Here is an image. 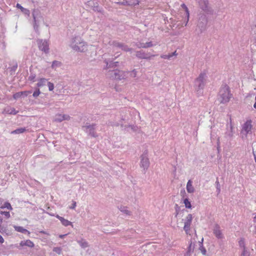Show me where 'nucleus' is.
<instances>
[{"label":"nucleus","instance_id":"nucleus-59","mask_svg":"<svg viewBox=\"0 0 256 256\" xmlns=\"http://www.w3.org/2000/svg\"><path fill=\"white\" fill-rule=\"evenodd\" d=\"M255 101H256V102H254V108H256V96H255Z\"/></svg>","mask_w":256,"mask_h":256},{"label":"nucleus","instance_id":"nucleus-48","mask_svg":"<svg viewBox=\"0 0 256 256\" xmlns=\"http://www.w3.org/2000/svg\"><path fill=\"white\" fill-rule=\"evenodd\" d=\"M32 91H24V92H21V94H24V96H28V94H31Z\"/></svg>","mask_w":256,"mask_h":256},{"label":"nucleus","instance_id":"nucleus-57","mask_svg":"<svg viewBox=\"0 0 256 256\" xmlns=\"http://www.w3.org/2000/svg\"><path fill=\"white\" fill-rule=\"evenodd\" d=\"M70 119V116H69L65 115V120H68Z\"/></svg>","mask_w":256,"mask_h":256},{"label":"nucleus","instance_id":"nucleus-17","mask_svg":"<svg viewBox=\"0 0 256 256\" xmlns=\"http://www.w3.org/2000/svg\"><path fill=\"white\" fill-rule=\"evenodd\" d=\"M194 244H192V242H190L185 256H191V254L194 252Z\"/></svg>","mask_w":256,"mask_h":256},{"label":"nucleus","instance_id":"nucleus-13","mask_svg":"<svg viewBox=\"0 0 256 256\" xmlns=\"http://www.w3.org/2000/svg\"><path fill=\"white\" fill-rule=\"evenodd\" d=\"M251 120L246 121L243 125L241 133L244 134L246 136L251 131L252 129Z\"/></svg>","mask_w":256,"mask_h":256},{"label":"nucleus","instance_id":"nucleus-24","mask_svg":"<svg viewBox=\"0 0 256 256\" xmlns=\"http://www.w3.org/2000/svg\"><path fill=\"white\" fill-rule=\"evenodd\" d=\"M64 120V114H57L55 116L54 120L56 122H62Z\"/></svg>","mask_w":256,"mask_h":256},{"label":"nucleus","instance_id":"nucleus-60","mask_svg":"<svg viewBox=\"0 0 256 256\" xmlns=\"http://www.w3.org/2000/svg\"><path fill=\"white\" fill-rule=\"evenodd\" d=\"M88 2V4H88L89 5H91V4H92V3H93L94 4H95L94 3V1H90V2Z\"/></svg>","mask_w":256,"mask_h":256},{"label":"nucleus","instance_id":"nucleus-31","mask_svg":"<svg viewBox=\"0 0 256 256\" xmlns=\"http://www.w3.org/2000/svg\"><path fill=\"white\" fill-rule=\"evenodd\" d=\"M128 74H126V78H127L128 76H130L132 78H136V71L135 70H132L131 72H126Z\"/></svg>","mask_w":256,"mask_h":256},{"label":"nucleus","instance_id":"nucleus-64","mask_svg":"<svg viewBox=\"0 0 256 256\" xmlns=\"http://www.w3.org/2000/svg\"><path fill=\"white\" fill-rule=\"evenodd\" d=\"M4 201V200L0 198V202L2 204Z\"/></svg>","mask_w":256,"mask_h":256},{"label":"nucleus","instance_id":"nucleus-40","mask_svg":"<svg viewBox=\"0 0 256 256\" xmlns=\"http://www.w3.org/2000/svg\"><path fill=\"white\" fill-rule=\"evenodd\" d=\"M53 251L58 254H60L62 252V248L59 247H55L53 248Z\"/></svg>","mask_w":256,"mask_h":256},{"label":"nucleus","instance_id":"nucleus-1","mask_svg":"<svg viewBox=\"0 0 256 256\" xmlns=\"http://www.w3.org/2000/svg\"><path fill=\"white\" fill-rule=\"evenodd\" d=\"M70 48L78 52H84L87 50L86 43L80 36H76L71 40Z\"/></svg>","mask_w":256,"mask_h":256},{"label":"nucleus","instance_id":"nucleus-5","mask_svg":"<svg viewBox=\"0 0 256 256\" xmlns=\"http://www.w3.org/2000/svg\"><path fill=\"white\" fill-rule=\"evenodd\" d=\"M208 23V18L205 14H202L199 18L198 28H199L200 32L202 33L206 30Z\"/></svg>","mask_w":256,"mask_h":256},{"label":"nucleus","instance_id":"nucleus-15","mask_svg":"<svg viewBox=\"0 0 256 256\" xmlns=\"http://www.w3.org/2000/svg\"><path fill=\"white\" fill-rule=\"evenodd\" d=\"M214 234L218 238H222V234L221 230H220V228L218 225H216L214 226Z\"/></svg>","mask_w":256,"mask_h":256},{"label":"nucleus","instance_id":"nucleus-44","mask_svg":"<svg viewBox=\"0 0 256 256\" xmlns=\"http://www.w3.org/2000/svg\"><path fill=\"white\" fill-rule=\"evenodd\" d=\"M135 46L138 48H144V43L136 42V43Z\"/></svg>","mask_w":256,"mask_h":256},{"label":"nucleus","instance_id":"nucleus-26","mask_svg":"<svg viewBox=\"0 0 256 256\" xmlns=\"http://www.w3.org/2000/svg\"><path fill=\"white\" fill-rule=\"evenodd\" d=\"M0 208H1V209L6 208L9 210H12V208L10 204L8 202H5L4 203V204L0 207Z\"/></svg>","mask_w":256,"mask_h":256},{"label":"nucleus","instance_id":"nucleus-6","mask_svg":"<svg viewBox=\"0 0 256 256\" xmlns=\"http://www.w3.org/2000/svg\"><path fill=\"white\" fill-rule=\"evenodd\" d=\"M37 44L40 50L44 52L45 54L49 52L48 44L46 40L38 39L37 40Z\"/></svg>","mask_w":256,"mask_h":256},{"label":"nucleus","instance_id":"nucleus-18","mask_svg":"<svg viewBox=\"0 0 256 256\" xmlns=\"http://www.w3.org/2000/svg\"><path fill=\"white\" fill-rule=\"evenodd\" d=\"M192 182L190 180H188L187 182L186 190L188 193L192 194L194 192V186H192Z\"/></svg>","mask_w":256,"mask_h":256},{"label":"nucleus","instance_id":"nucleus-25","mask_svg":"<svg viewBox=\"0 0 256 256\" xmlns=\"http://www.w3.org/2000/svg\"><path fill=\"white\" fill-rule=\"evenodd\" d=\"M48 81L46 79L42 78L38 80V82L36 84V86L38 88H40L46 85V83Z\"/></svg>","mask_w":256,"mask_h":256},{"label":"nucleus","instance_id":"nucleus-21","mask_svg":"<svg viewBox=\"0 0 256 256\" xmlns=\"http://www.w3.org/2000/svg\"><path fill=\"white\" fill-rule=\"evenodd\" d=\"M122 44V43L115 40L110 42V44L114 48L115 50H117L118 48L120 49Z\"/></svg>","mask_w":256,"mask_h":256},{"label":"nucleus","instance_id":"nucleus-37","mask_svg":"<svg viewBox=\"0 0 256 256\" xmlns=\"http://www.w3.org/2000/svg\"><path fill=\"white\" fill-rule=\"evenodd\" d=\"M0 214L2 215H4L6 218H10V213L8 212L0 211Z\"/></svg>","mask_w":256,"mask_h":256},{"label":"nucleus","instance_id":"nucleus-54","mask_svg":"<svg viewBox=\"0 0 256 256\" xmlns=\"http://www.w3.org/2000/svg\"><path fill=\"white\" fill-rule=\"evenodd\" d=\"M4 239L2 238V236L1 235H0V243L2 244V243H4Z\"/></svg>","mask_w":256,"mask_h":256},{"label":"nucleus","instance_id":"nucleus-61","mask_svg":"<svg viewBox=\"0 0 256 256\" xmlns=\"http://www.w3.org/2000/svg\"><path fill=\"white\" fill-rule=\"evenodd\" d=\"M2 218L1 217V216H0V225L2 224Z\"/></svg>","mask_w":256,"mask_h":256},{"label":"nucleus","instance_id":"nucleus-63","mask_svg":"<svg viewBox=\"0 0 256 256\" xmlns=\"http://www.w3.org/2000/svg\"><path fill=\"white\" fill-rule=\"evenodd\" d=\"M59 236L60 238H64V234H60V235Z\"/></svg>","mask_w":256,"mask_h":256},{"label":"nucleus","instance_id":"nucleus-43","mask_svg":"<svg viewBox=\"0 0 256 256\" xmlns=\"http://www.w3.org/2000/svg\"><path fill=\"white\" fill-rule=\"evenodd\" d=\"M36 74H31L28 78L29 80H30L32 82H35Z\"/></svg>","mask_w":256,"mask_h":256},{"label":"nucleus","instance_id":"nucleus-36","mask_svg":"<svg viewBox=\"0 0 256 256\" xmlns=\"http://www.w3.org/2000/svg\"><path fill=\"white\" fill-rule=\"evenodd\" d=\"M238 244L240 248H244L245 247L244 240V238H241L238 241Z\"/></svg>","mask_w":256,"mask_h":256},{"label":"nucleus","instance_id":"nucleus-3","mask_svg":"<svg viewBox=\"0 0 256 256\" xmlns=\"http://www.w3.org/2000/svg\"><path fill=\"white\" fill-rule=\"evenodd\" d=\"M232 94H230L229 87L227 85H224L220 88L218 98V100L222 104L228 102Z\"/></svg>","mask_w":256,"mask_h":256},{"label":"nucleus","instance_id":"nucleus-7","mask_svg":"<svg viewBox=\"0 0 256 256\" xmlns=\"http://www.w3.org/2000/svg\"><path fill=\"white\" fill-rule=\"evenodd\" d=\"M94 126L95 124L90 125L86 124V125L82 126V128L89 135L92 137L96 138L98 136V135L94 131Z\"/></svg>","mask_w":256,"mask_h":256},{"label":"nucleus","instance_id":"nucleus-28","mask_svg":"<svg viewBox=\"0 0 256 256\" xmlns=\"http://www.w3.org/2000/svg\"><path fill=\"white\" fill-rule=\"evenodd\" d=\"M120 49L125 52H132V49L128 47L127 45H126L122 43Z\"/></svg>","mask_w":256,"mask_h":256},{"label":"nucleus","instance_id":"nucleus-53","mask_svg":"<svg viewBox=\"0 0 256 256\" xmlns=\"http://www.w3.org/2000/svg\"><path fill=\"white\" fill-rule=\"evenodd\" d=\"M6 232V228L2 226V224L0 225V232L3 234Z\"/></svg>","mask_w":256,"mask_h":256},{"label":"nucleus","instance_id":"nucleus-9","mask_svg":"<svg viewBox=\"0 0 256 256\" xmlns=\"http://www.w3.org/2000/svg\"><path fill=\"white\" fill-rule=\"evenodd\" d=\"M198 4L200 8L207 14L210 13L211 10L208 6V0H199Z\"/></svg>","mask_w":256,"mask_h":256},{"label":"nucleus","instance_id":"nucleus-62","mask_svg":"<svg viewBox=\"0 0 256 256\" xmlns=\"http://www.w3.org/2000/svg\"><path fill=\"white\" fill-rule=\"evenodd\" d=\"M232 136V132H229L228 136L230 137H231V136Z\"/></svg>","mask_w":256,"mask_h":256},{"label":"nucleus","instance_id":"nucleus-56","mask_svg":"<svg viewBox=\"0 0 256 256\" xmlns=\"http://www.w3.org/2000/svg\"><path fill=\"white\" fill-rule=\"evenodd\" d=\"M203 250H202V252L203 254V255H205L206 254V250L204 248H202Z\"/></svg>","mask_w":256,"mask_h":256},{"label":"nucleus","instance_id":"nucleus-14","mask_svg":"<svg viewBox=\"0 0 256 256\" xmlns=\"http://www.w3.org/2000/svg\"><path fill=\"white\" fill-rule=\"evenodd\" d=\"M104 63L106 64V68H116L118 66V62H114L110 59H106L104 60Z\"/></svg>","mask_w":256,"mask_h":256},{"label":"nucleus","instance_id":"nucleus-12","mask_svg":"<svg viewBox=\"0 0 256 256\" xmlns=\"http://www.w3.org/2000/svg\"><path fill=\"white\" fill-rule=\"evenodd\" d=\"M154 56L152 55L150 53H146L142 50L136 52V56L141 59L150 60L152 56Z\"/></svg>","mask_w":256,"mask_h":256},{"label":"nucleus","instance_id":"nucleus-30","mask_svg":"<svg viewBox=\"0 0 256 256\" xmlns=\"http://www.w3.org/2000/svg\"><path fill=\"white\" fill-rule=\"evenodd\" d=\"M65 227H68V229L70 230L73 228L72 222L68 220H65Z\"/></svg>","mask_w":256,"mask_h":256},{"label":"nucleus","instance_id":"nucleus-22","mask_svg":"<svg viewBox=\"0 0 256 256\" xmlns=\"http://www.w3.org/2000/svg\"><path fill=\"white\" fill-rule=\"evenodd\" d=\"M77 242L82 248H86L88 246V242L84 239L77 240Z\"/></svg>","mask_w":256,"mask_h":256},{"label":"nucleus","instance_id":"nucleus-50","mask_svg":"<svg viewBox=\"0 0 256 256\" xmlns=\"http://www.w3.org/2000/svg\"><path fill=\"white\" fill-rule=\"evenodd\" d=\"M17 68H18V64H15V65L13 66L11 68H10V69H11V70H10V71H11V72H14L16 70Z\"/></svg>","mask_w":256,"mask_h":256},{"label":"nucleus","instance_id":"nucleus-2","mask_svg":"<svg viewBox=\"0 0 256 256\" xmlns=\"http://www.w3.org/2000/svg\"><path fill=\"white\" fill-rule=\"evenodd\" d=\"M206 78L207 76L206 74L204 72H202L195 80L194 82V88L198 94H202L203 89L204 88L206 82Z\"/></svg>","mask_w":256,"mask_h":256},{"label":"nucleus","instance_id":"nucleus-52","mask_svg":"<svg viewBox=\"0 0 256 256\" xmlns=\"http://www.w3.org/2000/svg\"><path fill=\"white\" fill-rule=\"evenodd\" d=\"M130 128H131V129L134 132L137 131L138 129V127H137L136 126H130Z\"/></svg>","mask_w":256,"mask_h":256},{"label":"nucleus","instance_id":"nucleus-58","mask_svg":"<svg viewBox=\"0 0 256 256\" xmlns=\"http://www.w3.org/2000/svg\"><path fill=\"white\" fill-rule=\"evenodd\" d=\"M94 10H98V8L97 6H94Z\"/></svg>","mask_w":256,"mask_h":256},{"label":"nucleus","instance_id":"nucleus-55","mask_svg":"<svg viewBox=\"0 0 256 256\" xmlns=\"http://www.w3.org/2000/svg\"><path fill=\"white\" fill-rule=\"evenodd\" d=\"M170 55H171L172 58V56H177L176 52V51H175V52H173L171 53V54H170Z\"/></svg>","mask_w":256,"mask_h":256},{"label":"nucleus","instance_id":"nucleus-46","mask_svg":"<svg viewBox=\"0 0 256 256\" xmlns=\"http://www.w3.org/2000/svg\"><path fill=\"white\" fill-rule=\"evenodd\" d=\"M154 45L152 42H148L144 43V48H148Z\"/></svg>","mask_w":256,"mask_h":256},{"label":"nucleus","instance_id":"nucleus-4","mask_svg":"<svg viewBox=\"0 0 256 256\" xmlns=\"http://www.w3.org/2000/svg\"><path fill=\"white\" fill-rule=\"evenodd\" d=\"M128 73L118 70H109L106 74V77L111 79L121 80L126 78V74Z\"/></svg>","mask_w":256,"mask_h":256},{"label":"nucleus","instance_id":"nucleus-45","mask_svg":"<svg viewBox=\"0 0 256 256\" xmlns=\"http://www.w3.org/2000/svg\"><path fill=\"white\" fill-rule=\"evenodd\" d=\"M132 2H128V4L129 5H136V4H138V3H139V0H132Z\"/></svg>","mask_w":256,"mask_h":256},{"label":"nucleus","instance_id":"nucleus-39","mask_svg":"<svg viewBox=\"0 0 256 256\" xmlns=\"http://www.w3.org/2000/svg\"><path fill=\"white\" fill-rule=\"evenodd\" d=\"M160 57L162 58L168 59V60H170L171 58H172L170 54H162V55L160 56Z\"/></svg>","mask_w":256,"mask_h":256},{"label":"nucleus","instance_id":"nucleus-20","mask_svg":"<svg viewBox=\"0 0 256 256\" xmlns=\"http://www.w3.org/2000/svg\"><path fill=\"white\" fill-rule=\"evenodd\" d=\"M20 245L22 246H27L30 248H32L34 246V243L29 240L22 241L20 243Z\"/></svg>","mask_w":256,"mask_h":256},{"label":"nucleus","instance_id":"nucleus-51","mask_svg":"<svg viewBox=\"0 0 256 256\" xmlns=\"http://www.w3.org/2000/svg\"><path fill=\"white\" fill-rule=\"evenodd\" d=\"M56 217L61 221L62 224L64 225V218L58 215L56 216Z\"/></svg>","mask_w":256,"mask_h":256},{"label":"nucleus","instance_id":"nucleus-19","mask_svg":"<svg viewBox=\"0 0 256 256\" xmlns=\"http://www.w3.org/2000/svg\"><path fill=\"white\" fill-rule=\"evenodd\" d=\"M4 112L6 114L15 115L18 112V110H16L14 108H6L4 110Z\"/></svg>","mask_w":256,"mask_h":256},{"label":"nucleus","instance_id":"nucleus-27","mask_svg":"<svg viewBox=\"0 0 256 256\" xmlns=\"http://www.w3.org/2000/svg\"><path fill=\"white\" fill-rule=\"evenodd\" d=\"M16 8L21 10L22 12L26 14H30V10L23 8L20 4H16Z\"/></svg>","mask_w":256,"mask_h":256},{"label":"nucleus","instance_id":"nucleus-16","mask_svg":"<svg viewBox=\"0 0 256 256\" xmlns=\"http://www.w3.org/2000/svg\"><path fill=\"white\" fill-rule=\"evenodd\" d=\"M14 230H16V232H22V233L24 234H30L29 231H28L26 229L24 228L22 226H14Z\"/></svg>","mask_w":256,"mask_h":256},{"label":"nucleus","instance_id":"nucleus-34","mask_svg":"<svg viewBox=\"0 0 256 256\" xmlns=\"http://www.w3.org/2000/svg\"><path fill=\"white\" fill-rule=\"evenodd\" d=\"M61 64V62H58V61H56V60H54L53 62H52V68H56V67H58V66H60Z\"/></svg>","mask_w":256,"mask_h":256},{"label":"nucleus","instance_id":"nucleus-47","mask_svg":"<svg viewBox=\"0 0 256 256\" xmlns=\"http://www.w3.org/2000/svg\"><path fill=\"white\" fill-rule=\"evenodd\" d=\"M21 92H18L14 94V98L16 99L21 96Z\"/></svg>","mask_w":256,"mask_h":256},{"label":"nucleus","instance_id":"nucleus-23","mask_svg":"<svg viewBox=\"0 0 256 256\" xmlns=\"http://www.w3.org/2000/svg\"><path fill=\"white\" fill-rule=\"evenodd\" d=\"M26 130L25 128H18L11 132L12 134H22L26 132Z\"/></svg>","mask_w":256,"mask_h":256},{"label":"nucleus","instance_id":"nucleus-42","mask_svg":"<svg viewBox=\"0 0 256 256\" xmlns=\"http://www.w3.org/2000/svg\"><path fill=\"white\" fill-rule=\"evenodd\" d=\"M47 84H48L49 90H50V91L52 90L54 88V84L50 82H48Z\"/></svg>","mask_w":256,"mask_h":256},{"label":"nucleus","instance_id":"nucleus-38","mask_svg":"<svg viewBox=\"0 0 256 256\" xmlns=\"http://www.w3.org/2000/svg\"><path fill=\"white\" fill-rule=\"evenodd\" d=\"M216 192H217V194H218L220 192V184L219 183V182L217 180L216 181Z\"/></svg>","mask_w":256,"mask_h":256},{"label":"nucleus","instance_id":"nucleus-41","mask_svg":"<svg viewBox=\"0 0 256 256\" xmlns=\"http://www.w3.org/2000/svg\"><path fill=\"white\" fill-rule=\"evenodd\" d=\"M242 256H250L249 252L246 250V248H243V250H242Z\"/></svg>","mask_w":256,"mask_h":256},{"label":"nucleus","instance_id":"nucleus-29","mask_svg":"<svg viewBox=\"0 0 256 256\" xmlns=\"http://www.w3.org/2000/svg\"><path fill=\"white\" fill-rule=\"evenodd\" d=\"M120 212L127 215L130 214V212L128 210L126 207L120 206Z\"/></svg>","mask_w":256,"mask_h":256},{"label":"nucleus","instance_id":"nucleus-10","mask_svg":"<svg viewBox=\"0 0 256 256\" xmlns=\"http://www.w3.org/2000/svg\"><path fill=\"white\" fill-rule=\"evenodd\" d=\"M192 216L191 214H188L186 219L184 222V229L186 232V234H188V232L190 230V226L192 222Z\"/></svg>","mask_w":256,"mask_h":256},{"label":"nucleus","instance_id":"nucleus-32","mask_svg":"<svg viewBox=\"0 0 256 256\" xmlns=\"http://www.w3.org/2000/svg\"><path fill=\"white\" fill-rule=\"evenodd\" d=\"M182 7L185 10V11L186 12V15H187V17H188V19H187V22H186V25L188 22V18H189V11H188V8H187V6H186V5L184 4H182L181 5Z\"/></svg>","mask_w":256,"mask_h":256},{"label":"nucleus","instance_id":"nucleus-33","mask_svg":"<svg viewBox=\"0 0 256 256\" xmlns=\"http://www.w3.org/2000/svg\"><path fill=\"white\" fill-rule=\"evenodd\" d=\"M184 203L185 204L186 208H191L192 205H191L190 202L189 201L188 198H185L184 200Z\"/></svg>","mask_w":256,"mask_h":256},{"label":"nucleus","instance_id":"nucleus-35","mask_svg":"<svg viewBox=\"0 0 256 256\" xmlns=\"http://www.w3.org/2000/svg\"><path fill=\"white\" fill-rule=\"evenodd\" d=\"M40 89L37 88H36L35 90L34 91V92L32 94V96L34 98H37L40 95Z\"/></svg>","mask_w":256,"mask_h":256},{"label":"nucleus","instance_id":"nucleus-11","mask_svg":"<svg viewBox=\"0 0 256 256\" xmlns=\"http://www.w3.org/2000/svg\"><path fill=\"white\" fill-rule=\"evenodd\" d=\"M140 166L144 169L146 170L150 165L149 160L146 154H144L141 156Z\"/></svg>","mask_w":256,"mask_h":256},{"label":"nucleus","instance_id":"nucleus-49","mask_svg":"<svg viewBox=\"0 0 256 256\" xmlns=\"http://www.w3.org/2000/svg\"><path fill=\"white\" fill-rule=\"evenodd\" d=\"M76 202L75 201H72V205L70 206H69V208L70 209H74L76 206Z\"/></svg>","mask_w":256,"mask_h":256},{"label":"nucleus","instance_id":"nucleus-8","mask_svg":"<svg viewBox=\"0 0 256 256\" xmlns=\"http://www.w3.org/2000/svg\"><path fill=\"white\" fill-rule=\"evenodd\" d=\"M33 18L34 20V28L36 31L38 30V23L42 20V17L40 16L38 10H34L32 12Z\"/></svg>","mask_w":256,"mask_h":256}]
</instances>
